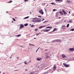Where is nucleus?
Here are the masks:
<instances>
[{"label":"nucleus","instance_id":"f257e3e1","mask_svg":"<svg viewBox=\"0 0 74 74\" xmlns=\"http://www.w3.org/2000/svg\"><path fill=\"white\" fill-rule=\"evenodd\" d=\"M37 19V17L32 18V19L33 20H32L33 22H35V23H36Z\"/></svg>","mask_w":74,"mask_h":74},{"label":"nucleus","instance_id":"f03ea898","mask_svg":"<svg viewBox=\"0 0 74 74\" xmlns=\"http://www.w3.org/2000/svg\"><path fill=\"white\" fill-rule=\"evenodd\" d=\"M39 12L40 14H42V15H43L44 14V12H43V11L42 9H41L40 10L38 11Z\"/></svg>","mask_w":74,"mask_h":74},{"label":"nucleus","instance_id":"7ed1b4c3","mask_svg":"<svg viewBox=\"0 0 74 74\" xmlns=\"http://www.w3.org/2000/svg\"><path fill=\"white\" fill-rule=\"evenodd\" d=\"M41 22V19L40 18H37L36 19V23L37 22Z\"/></svg>","mask_w":74,"mask_h":74},{"label":"nucleus","instance_id":"20e7f679","mask_svg":"<svg viewBox=\"0 0 74 74\" xmlns=\"http://www.w3.org/2000/svg\"><path fill=\"white\" fill-rule=\"evenodd\" d=\"M69 50L70 51H74V48H71L69 49Z\"/></svg>","mask_w":74,"mask_h":74},{"label":"nucleus","instance_id":"39448f33","mask_svg":"<svg viewBox=\"0 0 74 74\" xmlns=\"http://www.w3.org/2000/svg\"><path fill=\"white\" fill-rule=\"evenodd\" d=\"M63 65H64L65 67H69V65H67L65 63H63Z\"/></svg>","mask_w":74,"mask_h":74},{"label":"nucleus","instance_id":"423d86ee","mask_svg":"<svg viewBox=\"0 0 74 74\" xmlns=\"http://www.w3.org/2000/svg\"><path fill=\"white\" fill-rule=\"evenodd\" d=\"M56 41H57V42H58L59 41V42H61L62 41V40L60 39H57L56 40Z\"/></svg>","mask_w":74,"mask_h":74},{"label":"nucleus","instance_id":"0eeeda50","mask_svg":"<svg viewBox=\"0 0 74 74\" xmlns=\"http://www.w3.org/2000/svg\"><path fill=\"white\" fill-rule=\"evenodd\" d=\"M62 12H63L64 14V15H66L67 14V12H65V11H64V10H62Z\"/></svg>","mask_w":74,"mask_h":74},{"label":"nucleus","instance_id":"6e6552de","mask_svg":"<svg viewBox=\"0 0 74 74\" xmlns=\"http://www.w3.org/2000/svg\"><path fill=\"white\" fill-rule=\"evenodd\" d=\"M58 16H59V12H57L56 13V17H58Z\"/></svg>","mask_w":74,"mask_h":74},{"label":"nucleus","instance_id":"1a4fd4ad","mask_svg":"<svg viewBox=\"0 0 74 74\" xmlns=\"http://www.w3.org/2000/svg\"><path fill=\"white\" fill-rule=\"evenodd\" d=\"M45 27V26L44 25V26H41V27H39V29H42V28H43V27Z\"/></svg>","mask_w":74,"mask_h":74},{"label":"nucleus","instance_id":"9d476101","mask_svg":"<svg viewBox=\"0 0 74 74\" xmlns=\"http://www.w3.org/2000/svg\"><path fill=\"white\" fill-rule=\"evenodd\" d=\"M62 58H66V56L64 54H62Z\"/></svg>","mask_w":74,"mask_h":74},{"label":"nucleus","instance_id":"9b49d317","mask_svg":"<svg viewBox=\"0 0 74 74\" xmlns=\"http://www.w3.org/2000/svg\"><path fill=\"white\" fill-rule=\"evenodd\" d=\"M36 59L37 60H38V61H39L41 59V58H37Z\"/></svg>","mask_w":74,"mask_h":74},{"label":"nucleus","instance_id":"f8f14e48","mask_svg":"<svg viewBox=\"0 0 74 74\" xmlns=\"http://www.w3.org/2000/svg\"><path fill=\"white\" fill-rule=\"evenodd\" d=\"M24 27V26L23 25H21L20 27V28H23Z\"/></svg>","mask_w":74,"mask_h":74},{"label":"nucleus","instance_id":"ddd939ff","mask_svg":"<svg viewBox=\"0 0 74 74\" xmlns=\"http://www.w3.org/2000/svg\"><path fill=\"white\" fill-rule=\"evenodd\" d=\"M55 30H58V28H54L53 31L55 32Z\"/></svg>","mask_w":74,"mask_h":74},{"label":"nucleus","instance_id":"4468645a","mask_svg":"<svg viewBox=\"0 0 74 74\" xmlns=\"http://www.w3.org/2000/svg\"><path fill=\"white\" fill-rule=\"evenodd\" d=\"M66 26H64V25H62V29H64V27H65Z\"/></svg>","mask_w":74,"mask_h":74},{"label":"nucleus","instance_id":"2eb2a0df","mask_svg":"<svg viewBox=\"0 0 74 74\" xmlns=\"http://www.w3.org/2000/svg\"><path fill=\"white\" fill-rule=\"evenodd\" d=\"M53 70H56V66H54L53 67Z\"/></svg>","mask_w":74,"mask_h":74},{"label":"nucleus","instance_id":"dca6fc26","mask_svg":"<svg viewBox=\"0 0 74 74\" xmlns=\"http://www.w3.org/2000/svg\"><path fill=\"white\" fill-rule=\"evenodd\" d=\"M29 18V16H28L27 17H25L24 18V19H27V18Z\"/></svg>","mask_w":74,"mask_h":74},{"label":"nucleus","instance_id":"f3484780","mask_svg":"<svg viewBox=\"0 0 74 74\" xmlns=\"http://www.w3.org/2000/svg\"><path fill=\"white\" fill-rule=\"evenodd\" d=\"M21 36V35L19 34V35H16V37H20V36Z\"/></svg>","mask_w":74,"mask_h":74},{"label":"nucleus","instance_id":"a211bd4d","mask_svg":"<svg viewBox=\"0 0 74 74\" xmlns=\"http://www.w3.org/2000/svg\"><path fill=\"white\" fill-rule=\"evenodd\" d=\"M28 25V24L26 23L24 24L25 26H27Z\"/></svg>","mask_w":74,"mask_h":74},{"label":"nucleus","instance_id":"6ab92c4d","mask_svg":"<svg viewBox=\"0 0 74 74\" xmlns=\"http://www.w3.org/2000/svg\"><path fill=\"white\" fill-rule=\"evenodd\" d=\"M45 30H44V29H42V30H41V32H45Z\"/></svg>","mask_w":74,"mask_h":74},{"label":"nucleus","instance_id":"aec40b11","mask_svg":"<svg viewBox=\"0 0 74 74\" xmlns=\"http://www.w3.org/2000/svg\"><path fill=\"white\" fill-rule=\"evenodd\" d=\"M29 45H31V46H34V45H32V44L29 43Z\"/></svg>","mask_w":74,"mask_h":74},{"label":"nucleus","instance_id":"412c9836","mask_svg":"<svg viewBox=\"0 0 74 74\" xmlns=\"http://www.w3.org/2000/svg\"><path fill=\"white\" fill-rule=\"evenodd\" d=\"M47 28H50L51 29L52 28V27H47L46 28V29H47Z\"/></svg>","mask_w":74,"mask_h":74},{"label":"nucleus","instance_id":"4be33fe9","mask_svg":"<svg viewBox=\"0 0 74 74\" xmlns=\"http://www.w3.org/2000/svg\"><path fill=\"white\" fill-rule=\"evenodd\" d=\"M68 22L69 23H72V20H69V21H68Z\"/></svg>","mask_w":74,"mask_h":74},{"label":"nucleus","instance_id":"5701e85b","mask_svg":"<svg viewBox=\"0 0 74 74\" xmlns=\"http://www.w3.org/2000/svg\"><path fill=\"white\" fill-rule=\"evenodd\" d=\"M60 14L63 15V12L62 11H60Z\"/></svg>","mask_w":74,"mask_h":74},{"label":"nucleus","instance_id":"b1692460","mask_svg":"<svg viewBox=\"0 0 74 74\" xmlns=\"http://www.w3.org/2000/svg\"><path fill=\"white\" fill-rule=\"evenodd\" d=\"M49 30H45V32H49Z\"/></svg>","mask_w":74,"mask_h":74},{"label":"nucleus","instance_id":"393cba45","mask_svg":"<svg viewBox=\"0 0 74 74\" xmlns=\"http://www.w3.org/2000/svg\"><path fill=\"white\" fill-rule=\"evenodd\" d=\"M51 4L52 5H55L56 4L55 3H51Z\"/></svg>","mask_w":74,"mask_h":74},{"label":"nucleus","instance_id":"a878e982","mask_svg":"<svg viewBox=\"0 0 74 74\" xmlns=\"http://www.w3.org/2000/svg\"><path fill=\"white\" fill-rule=\"evenodd\" d=\"M46 4V3H42V5H45Z\"/></svg>","mask_w":74,"mask_h":74},{"label":"nucleus","instance_id":"bb28decb","mask_svg":"<svg viewBox=\"0 0 74 74\" xmlns=\"http://www.w3.org/2000/svg\"><path fill=\"white\" fill-rule=\"evenodd\" d=\"M70 31H74V29H70Z\"/></svg>","mask_w":74,"mask_h":74},{"label":"nucleus","instance_id":"cd10ccee","mask_svg":"<svg viewBox=\"0 0 74 74\" xmlns=\"http://www.w3.org/2000/svg\"><path fill=\"white\" fill-rule=\"evenodd\" d=\"M67 27H69V24H68L67 25Z\"/></svg>","mask_w":74,"mask_h":74},{"label":"nucleus","instance_id":"c85d7f7f","mask_svg":"<svg viewBox=\"0 0 74 74\" xmlns=\"http://www.w3.org/2000/svg\"><path fill=\"white\" fill-rule=\"evenodd\" d=\"M48 73V71L45 72L43 74H47Z\"/></svg>","mask_w":74,"mask_h":74},{"label":"nucleus","instance_id":"c756f323","mask_svg":"<svg viewBox=\"0 0 74 74\" xmlns=\"http://www.w3.org/2000/svg\"><path fill=\"white\" fill-rule=\"evenodd\" d=\"M12 1H10L9 2V3H12Z\"/></svg>","mask_w":74,"mask_h":74},{"label":"nucleus","instance_id":"7c9ffc66","mask_svg":"<svg viewBox=\"0 0 74 74\" xmlns=\"http://www.w3.org/2000/svg\"><path fill=\"white\" fill-rule=\"evenodd\" d=\"M46 58H50V56H47L46 57Z\"/></svg>","mask_w":74,"mask_h":74},{"label":"nucleus","instance_id":"2f4dec72","mask_svg":"<svg viewBox=\"0 0 74 74\" xmlns=\"http://www.w3.org/2000/svg\"><path fill=\"white\" fill-rule=\"evenodd\" d=\"M34 25H32L31 26V27H34Z\"/></svg>","mask_w":74,"mask_h":74},{"label":"nucleus","instance_id":"473e14b6","mask_svg":"<svg viewBox=\"0 0 74 74\" xmlns=\"http://www.w3.org/2000/svg\"><path fill=\"white\" fill-rule=\"evenodd\" d=\"M56 11V10L55 9H53V11Z\"/></svg>","mask_w":74,"mask_h":74},{"label":"nucleus","instance_id":"72a5a7b5","mask_svg":"<svg viewBox=\"0 0 74 74\" xmlns=\"http://www.w3.org/2000/svg\"><path fill=\"white\" fill-rule=\"evenodd\" d=\"M21 48H25V47L23 46H21Z\"/></svg>","mask_w":74,"mask_h":74},{"label":"nucleus","instance_id":"f704fd0d","mask_svg":"<svg viewBox=\"0 0 74 74\" xmlns=\"http://www.w3.org/2000/svg\"><path fill=\"white\" fill-rule=\"evenodd\" d=\"M70 1H68V0H67V2H68V3H70Z\"/></svg>","mask_w":74,"mask_h":74},{"label":"nucleus","instance_id":"c9c22d12","mask_svg":"<svg viewBox=\"0 0 74 74\" xmlns=\"http://www.w3.org/2000/svg\"><path fill=\"white\" fill-rule=\"evenodd\" d=\"M45 54H46V56H48V53H45Z\"/></svg>","mask_w":74,"mask_h":74},{"label":"nucleus","instance_id":"e433bc0d","mask_svg":"<svg viewBox=\"0 0 74 74\" xmlns=\"http://www.w3.org/2000/svg\"><path fill=\"white\" fill-rule=\"evenodd\" d=\"M13 21H15V19H14V18H13Z\"/></svg>","mask_w":74,"mask_h":74},{"label":"nucleus","instance_id":"4c0bfd02","mask_svg":"<svg viewBox=\"0 0 74 74\" xmlns=\"http://www.w3.org/2000/svg\"><path fill=\"white\" fill-rule=\"evenodd\" d=\"M27 1H28V0H24V1H25V2H26Z\"/></svg>","mask_w":74,"mask_h":74},{"label":"nucleus","instance_id":"58836bf2","mask_svg":"<svg viewBox=\"0 0 74 74\" xmlns=\"http://www.w3.org/2000/svg\"><path fill=\"white\" fill-rule=\"evenodd\" d=\"M55 1H60V0H55Z\"/></svg>","mask_w":74,"mask_h":74},{"label":"nucleus","instance_id":"ea45409f","mask_svg":"<svg viewBox=\"0 0 74 74\" xmlns=\"http://www.w3.org/2000/svg\"><path fill=\"white\" fill-rule=\"evenodd\" d=\"M35 31H37V29H35Z\"/></svg>","mask_w":74,"mask_h":74},{"label":"nucleus","instance_id":"a19ab883","mask_svg":"<svg viewBox=\"0 0 74 74\" xmlns=\"http://www.w3.org/2000/svg\"><path fill=\"white\" fill-rule=\"evenodd\" d=\"M38 16V17H40V18H41V16Z\"/></svg>","mask_w":74,"mask_h":74},{"label":"nucleus","instance_id":"79ce46f5","mask_svg":"<svg viewBox=\"0 0 74 74\" xmlns=\"http://www.w3.org/2000/svg\"><path fill=\"white\" fill-rule=\"evenodd\" d=\"M44 19L43 18V19L41 20V21H44Z\"/></svg>","mask_w":74,"mask_h":74},{"label":"nucleus","instance_id":"37998d69","mask_svg":"<svg viewBox=\"0 0 74 74\" xmlns=\"http://www.w3.org/2000/svg\"><path fill=\"white\" fill-rule=\"evenodd\" d=\"M47 22H48V21H45V22H43V23H45Z\"/></svg>","mask_w":74,"mask_h":74},{"label":"nucleus","instance_id":"c03bdc74","mask_svg":"<svg viewBox=\"0 0 74 74\" xmlns=\"http://www.w3.org/2000/svg\"><path fill=\"white\" fill-rule=\"evenodd\" d=\"M45 51H47V49H46L45 50Z\"/></svg>","mask_w":74,"mask_h":74},{"label":"nucleus","instance_id":"a18cd8bd","mask_svg":"<svg viewBox=\"0 0 74 74\" xmlns=\"http://www.w3.org/2000/svg\"><path fill=\"white\" fill-rule=\"evenodd\" d=\"M48 5V4L46 6V7H47V6H48V5Z\"/></svg>","mask_w":74,"mask_h":74},{"label":"nucleus","instance_id":"49530a36","mask_svg":"<svg viewBox=\"0 0 74 74\" xmlns=\"http://www.w3.org/2000/svg\"><path fill=\"white\" fill-rule=\"evenodd\" d=\"M44 9H45V11H46V9L45 8H44Z\"/></svg>","mask_w":74,"mask_h":74},{"label":"nucleus","instance_id":"de8ad7c7","mask_svg":"<svg viewBox=\"0 0 74 74\" xmlns=\"http://www.w3.org/2000/svg\"><path fill=\"white\" fill-rule=\"evenodd\" d=\"M36 35H39V34H36Z\"/></svg>","mask_w":74,"mask_h":74},{"label":"nucleus","instance_id":"09e8293b","mask_svg":"<svg viewBox=\"0 0 74 74\" xmlns=\"http://www.w3.org/2000/svg\"><path fill=\"white\" fill-rule=\"evenodd\" d=\"M25 64H27V62H24Z\"/></svg>","mask_w":74,"mask_h":74},{"label":"nucleus","instance_id":"8fccbe9b","mask_svg":"<svg viewBox=\"0 0 74 74\" xmlns=\"http://www.w3.org/2000/svg\"><path fill=\"white\" fill-rule=\"evenodd\" d=\"M38 51V50H36V52H37Z\"/></svg>","mask_w":74,"mask_h":74},{"label":"nucleus","instance_id":"3c124183","mask_svg":"<svg viewBox=\"0 0 74 74\" xmlns=\"http://www.w3.org/2000/svg\"><path fill=\"white\" fill-rule=\"evenodd\" d=\"M70 11H69V14H70Z\"/></svg>","mask_w":74,"mask_h":74},{"label":"nucleus","instance_id":"603ef678","mask_svg":"<svg viewBox=\"0 0 74 74\" xmlns=\"http://www.w3.org/2000/svg\"><path fill=\"white\" fill-rule=\"evenodd\" d=\"M72 59H74V57H73V58H72Z\"/></svg>","mask_w":74,"mask_h":74},{"label":"nucleus","instance_id":"864d4df0","mask_svg":"<svg viewBox=\"0 0 74 74\" xmlns=\"http://www.w3.org/2000/svg\"><path fill=\"white\" fill-rule=\"evenodd\" d=\"M12 58V57H10V59H11V58Z\"/></svg>","mask_w":74,"mask_h":74},{"label":"nucleus","instance_id":"5fc2aeb1","mask_svg":"<svg viewBox=\"0 0 74 74\" xmlns=\"http://www.w3.org/2000/svg\"><path fill=\"white\" fill-rule=\"evenodd\" d=\"M38 49H39V48H38L37 50H38Z\"/></svg>","mask_w":74,"mask_h":74},{"label":"nucleus","instance_id":"6e6d98bb","mask_svg":"<svg viewBox=\"0 0 74 74\" xmlns=\"http://www.w3.org/2000/svg\"><path fill=\"white\" fill-rule=\"evenodd\" d=\"M30 14H32V12H30Z\"/></svg>","mask_w":74,"mask_h":74},{"label":"nucleus","instance_id":"4d7b16f0","mask_svg":"<svg viewBox=\"0 0 74 74\" xmlns=\"http://www.w3.org/2000/svg\"><path fill=\"white\" fill-rule=\"evenodd\" d=\"M17 58V59H18L19 58V57H18Z\"/></svg>","mask_w":74,"mask_h":74},{"label":"nucleus","instance_id":"13d9d810","mask_svg":"<svg viewBox=\"0 0 74 74\" xmlns=\"http://www.w3.org/2000/svg\"><path fill=\"white\" fill-rule=\"evenodd\" d=\"M39 34H41V33L40 32L39 33Z\"/></svg>","mask_w":74,"mask_h":74},{"label":"nucleus","instance_id":"bf43d9fd","mask_svg":"<svg viewBox=\"0 0 74 74\" xmlns=\"http://www.w3.org/2000/svg\"><path fill=\"white\" fill-rule=\"evenodd\" d=\"M12 23H13V21H12Z\"/></svg>","mask_w":74,"mask_h":74},{"label":"nucleus","instance_id":"052dcab7","mask_svg":"<svg viewBox=\"0 0 74 74\" xmlns=\"http://www.w3.org/2000/svg\"><path fill=\"white\" fill-rule=\"evenodd\" d=\"M34 39H36V38H34Z\"/></svg>","mask_w":74,"mask_h":74},{"label":"nucleus","instance_id":"680f3d73","mask_svg":"<svg viewBox=\"0 0 74 74\" xmlns=\"http://www.w3.org/2000/svg\"><path fill=\"white\" fill-rule=\"evenodd\" d=\"M6 12L7 13L8 12V11Z\"/></svg>","mask_w":74,"mask_h":74},{"label":"nucleus","instance_id":"e2e57ef3","mask_svg":"<svg viewBox=\"0 0 74 74\" xmlns=\"http://www.w3.org/2000/svg\"><path fill=\"white\" fill-rule=\"evenodd\" d=\"M1 73V71H0V73Z\"/></svg>","mask_w":74,"mask_h":74},{"label":"nucleus","instance_id":"0e129e2a","mask_svg":"<svg viewBox=\"0 0 74 74\" xmlns=\"http://www.w3.org/2000/svg\"><path fill=\"white\" fill-rule=\"evenodd\" d=\"M59 18H61V17H59Z\"/></svg>","mask_w":74,"mask_h":74},{"label":"nucleus","instance_id":"69168bd1","mask_svg":"<svg viewBox=\"0 0 74 74\" xmlns=\"http://www.w3.org/2000/svg\"><path fill=\"white\" fill-rule=\"evenodd\" d=\"M26 70H26V69H25V71H26Z\"/></svg>","mask_w":74,"mask_h":74},{"label":"nucleus","instance_id":"338daca9","mask_svg":"<svg viewBox=\"0 0 74 74\" xmlns=\"http://www.w3.org/2000/svg\"><path fill=\"white\" fill-rule=\"evenodd\" d=\"M3 74H4V73H3Z\"/></svg>","mask_w":74,"mask_h":74},{"label":"nucleus","instance_id":"774afa93","mask_svg":"<svg viewBox=\"0 0 74 74\" xmlns=\"http://www.w3.org/2000/svg\"><path fill=\"white\" fill-rule=\"evenodd\" d=\"M29 25H31V24H30Z\"/></svg>","mask_w":74,"mask_h":74}]
</instances>
